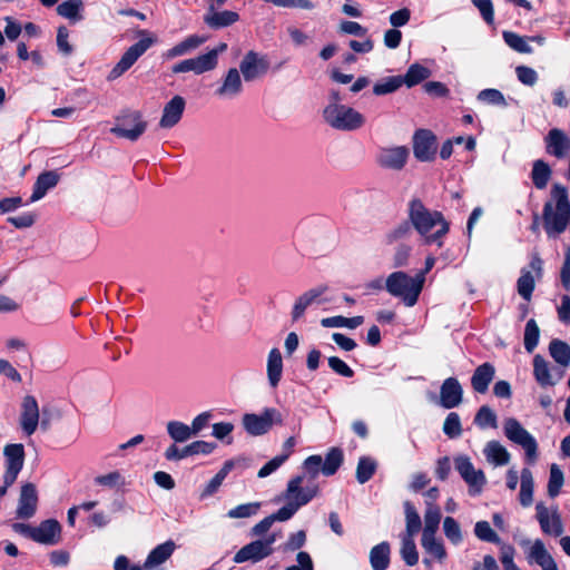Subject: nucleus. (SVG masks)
<instances>
[{
  "instance_id": "obj_1",
  "label": "nucleus",
  "mask_w": 570,
  "mask_h": 570,
  "mask_svg": "<svg viewBox=\"0 0 570 570\" xmlns=\"http://www.w3.org/2000/svg\"><path fill=\"white\" fill-rule=\"evenodd\" d=\"M305 475H297L288 481L287 488L282 495L287 503L277 512L264 518L255 524L252 528L253 535L259 537L265 534L276 521L284 522L289 520L301 507L307 504L317 495L318 487L316 484L305 488L302 487Z\"/></svg>"
},
{
  "instance_id": "obj_2",
  "label": "nucleus",
  "mask_w": 570,
  "mask_h": 570,
  "mask_svg": "<svg viewBox=\"0 0 570 570\" xmlns=\"http://www.w3.org/2000/svg\"><path fill=\"white\" fill-rule=\"evenodd\" d=\"M407 217L424 244L442 246V238L449 233L450 226L441 212L428 208L420 198H413L409 203Z\"/></svg>"
},
{
  "instance_id": "obj_3",
  "label": "nucleus",
  "mask_w": 570,
  "mask_h": 570,
  "mask_svg": "<svg viewBox=\"0 0 570 570\" xmlns=\"http://www.w3.org/2000/svg\"><path fill=\"white\" fill-rule=\"evenodd\" d=\"M551 197L556 202H547L543 206L542 219L546 233L549 237L556 238L562 234L570 220V200L566 187L554 184L551 189Z\"/></svg>"
},
{
  "instance_id": "obj_4",
  "label": "nucleus",
  "mask_w": 570,
  "mask_h": 570,
  "mask_svg": "<svg viewBox=\"0 0 570 570\" xmlns=\"http://www.w3.org/2000/svg\"><path fill=\"white\" fill-rule=\"evenodd\" d=\"M424 286L422 274L410 276L405 272H393L385 281L386 291L395 297L402 298L409 307L414 306Z\"/></svg>"
},
{
  "instance_id": "obj_5",
  "label": "nucleus",
  "mask_w": 570,
  "mask_h": 570,
  "mask_svg": "<svg viewBox=\"0 0 570 570\" xmlns=\"http://www.w3.org/2000/svg\"><path fill=\"white\" fill-rule=\"evenodd\" d=\"M323 117L327 125L342 131H354L365 124L361 112L342 104H328L323 111Z\"/></svg>"
},
{
  "instance_id": "obj_6",
  "label": "nucleus",
  "mask_w": 570,
  "mask_h": 570,
  "mask_svg": "<svg viewBox=\"0 0 570 570\" xmlns=\"http://www.w3.org/2000/svg\"><path fill=\"white\" fill-rule=\"evenodd\" d=\"M147 121L138 110H126L115 119V126L110 132L119 138L136 141L146 131Z\"/></svg>"
},
{
  "instance_id": "obj_7",
  "label": "nucleus",
  "mask_w": 570,
  "mask_h": 570,
  "mask_svg": "<svg viewBox=\"0 0 570 570\" xmlns=\"http://www.w3.org/2000/svg\"><path fill=\"white\" fill-rule=\"evenodd\" d=\"M503 432L509 441L524 450L529 463H533L537 460L538 443L517 419H505L503 422Z\"/></svg>"
},
{
  "instance_id": "obj_8",
  "label": "nucleus",
  "mask_w": 570,
  "mask_h": 570,
  "mask_svg": "<svg viewBox=\"0 0 570 570\" xmlns=\"http://www.w3.org/2000/svg\"><path fill=\"white\" fill-rule=\"evenodd\" d=\"M139 35L146 37L126 50L118 63L109 72V80H115L124 75L156 41L146 30L139 31Z\"/></svg>"
},
{
  "instance_id": "obj_9",
  "label": "nucleus",
  "mask_w": 570,
  "mask_h": 570,
  "mask_svg": "<svg viewBox=\"0 0 570 570\" xmlns=\"http://www.w3.org/2000/svg\"><path fill=\"white\" fill-rule=\"evenodd\" d=\"M242 423L248 434L258 436L266 434L274 424H282L283 417L278 410L266 407L261 414H244Z\"/></svg>"
},
{
  "instance_id": "obj_10",
  "label": "nucleus",
  "mask_w": 570,
  "mask_h": 570,
  "mask_svg": "<svg viewBox=\"0 0 570 570\" xmlns=\"http://www.w3.org/2000/svg\"><path fill=\"white\" fill-rule=\"evenodd\" d=\"M4 473L2 475L3 483L12 485L24 464V448L21 443L7 444L3 449Z\"/></svg>"
},
{
  "instance_id": "obj_11",
  "label": "nucleus",
  "mask_w": 570,
  "mask_h": 570,
  "mask_svg": "<svg viewBox=\"0 0 570 570\" xmlns=\"http://www.w3.org/2000/svg\"><path fill=\"white\" fill-rule=\"evenodd\" d=\"M277 534L273 533L265 540H256L239 549L234 556V562L242 563L246 561L257 562L273 553V544Z\"/></svg>"
},
{
  "instance_id": "obj_12",
  "label": "nucleus",
  "mask_w": 570,
  "mask_h": 570,
  "mask_svg": "<svg viewBox=\"0 0 570 570\" xmlns=\"http://www.w3.org/2000/svg\"><path fill=\"white\" fill-rule=\"evenodd\" d=\"M328 291L327 285H318L313 288L307 289L303 294H301L292 308L291 316L293 322H297L301 320L305 311L312 306L313 304H326L330 299L324 297V294Z\"/></svg>"
},
{
  "instance_id": "obj_13",
  "label": "nucleus",
  "mask_w": 570,
  "mask_h": 570,
  "mask_svg": "<svg viewBox=\"0 0 570 570\" xmlns=\"http://www.w3.org/2000/svg\"><path fill=\"white\" fill-rule=\"evenodd\" d=\"M455 470L470 487V493H480L487 482L482 470H476L466 455L454 459Z\"/></svg>"
},
{
  "instance_id": "obj_14",
  "label": "nucleus",
  "mask_w": 570,
  "mask_h": 570,
  "mask_svg": "<svg viewBox=\"0 0 570 570\" xmlns=\"http://www.w3.org/2000/svg\"><path fill=\"white\" fill-rule=\"evenodd\" d=\"M436 137L428 129H419L413 136V154L420 161H431L436 154Z\"/></svg>"
},
{
  "instance_id": "obj_15",
  "label": "nucleus",
  "mask_w": 570,
  "mask_h": 570,
  "mask_svg": "<svg viewBox=\"0 0 570 570\" xmlns=\"http://www.w3.org/2000/svg\"><path fill=\"white\" fill-rule=\"evenodd\" d=\"M269 68V62L265 56L255 51H248L239 65V70L245 81H253L263 77Z\"/></svg>"
},
{
  "instance_id": "obj_16",
  "label": "nucleus",
  "mask_w": 570,
  "mask_h": 570,
  "mask_svg": "<svg viewBox=\"0 0 570 570\" xmlns=\"http://www.w3.org/2000/svg\"><path fill=\"white\" fill-rule=\"evenodd\" d=\"M564 375V370L551 368L543 356L533 357V376L541 387L554 386Z\"/></svg>"
},
{
  "instance_id": "obj_17",
  "label": "nucleus",
  "mask_w": 570,
  "mask_h": 570,
  "mask_svg": "<svg viewBox=\"0 0 570 570\" xmlns=\"http://www.w3.org/2000/svg\"><path fill=\"white\" fill-rule=\"evenodd\" d=\"M40 420L39 405L35 396L26 395L21 403L20 428L27 436H31Z\"/></svg>"
},
{
  "instance_id": "obj_18",
  "label": "nucleus",
  "mask_w": 570,
  "mask_h": 570,
  "mask_svg": "<svg viewBox=\"0 0 570 570\" xmlns=\"http://www.w3.org/2000/svg\"><path fill=\"white\" fill-rule=\"evenodd\" d=\"M410 150L405 146L382 148L376 157L380 167L401 170L405 166Z\"/></svg>"
},
{
  "instance_id": "obj_19",
  "label": "nucleus",
  "mask_w": 570,
  "mask_h": 570,
  "mask_svg": "<svg viewBox=\"0 0 570 570\" xmlns=\"http://www.w3.org/2000/svg\"><path fill=\"white\" fill-rule=\"evenodd\" d=\"M522 546H529L527 550V560L529 563H535L540 566L542 570H558L554 559L540 539H537L532 543L530 540H524L522 541Z\"/></svg>"
},
{
  "instance_id": "obj_20",
  "label": "nucleus",
  "mask_w": 570,
  "mask_h": 570,
  "mask_svg": "<svg viewBox=\"0 0 570 570\" xmlns=\"http://www.w3.org/2000/svg\"><path fill=\"white\" fill-rule=\"evenodd\" d=\"M38 505V492L33 483H26L21 487L18 500L17 517L30 519L35 515Z\"/></svg>"
},
{
  "instance_id": "obj_21",
  "label": "nucleus",
  "mask_w": 570,
  "mask_h": 570,
  "mask_svg": "<svg viewBox=\"0 0 570 570\" xmlns=\"http://www.w3.org/2000/svg\"><path fill=\"white\" fill-rule=\"evenodd\" d=\"M215 68L216 67H215L214 55H207V52H206L198 57L179 61L178 63L173 66L171 70L174 73L193 71L196 75H200V73L214 70Z\"/></svg>"
},
{
  "instance_id": "obj_22",
  "label": "nucleus",
  "mask_w": 570,
  "mask_h": 570,
  "mask_svg": "<svg viewBox=\"0 0 570 570\" xmlns=\"http://www.w3.org/2000/svg\"><path fill=\"white\" fill-rule=\"evenodd\" d=\"M463 389L455 377H448L440 389V404L444 409H453L462 403Z\"/></svg>"
},
{
  "instance_id": "obj_23",
  "label": "nucleus",
  "mask_w": 570,
  "mask_h": 570,
  "mask_svg": "<svg viewBox=\"0 0 570 570\" xmlns=\"http://www.w3.org/2000/svg\"><path fill=\"white\" fill-rule=\"evenodd\" d=\"M185 99L181 96L173 97L163 109V115L159 120V127L163 129H169L176 126L185 110Z\"/></svg>"
},
{
  "instance_id": "obj_24",
  "label": "nucleus",
  "mask_w": 570,
  "mask_h": 570,
  "mask_svg": "<svg viewBox=\"0 0 570 570\" xmlns=\"http://www.w3.org/2000/svg\"><path fill=\"white\" fill-rule=\"evenodd\" d=\"M537 519L540 523L541 530L554 537H559L563 533V525L560 515L557 512L549 513L547 507L543 503H538L535 507Z\"/></svg>"
},
{
  "instance_id": "obj_25",
  "label": "nucleus",
  "mask_w": 570,
  "mask_h": 570,
  "mask_svg": "<svg viewBox=\"0 0 570 570\" xmlns=\"http://www.w3.org/2000/svg\"><path fill=\"white\" fill-rule=\"evenodd\" d=\"M61 527L53 519L41 522L35 527L33 541L42 544L53 546L60 541Z\"/></svg>"
},
{
  "instance_id": "obj_26",
  "label": "nucleus",
  "mask_w": 570,
  "mask_h": 570,
  "mask_svg": "<svg viewBox=\"0 0 570 570\" xmlns=\"http://www.w3.org/2000/svg\"><path fill=\"white\" fill-rule=\"evenodd\" d=\"M240 73V70L230 68L227 71L222 86L216 90V95L222 98H235L240 95L243 90Z\"/></svg>"
},
{
  "instance_id": "obj_27",
  "label": "nucleus",
  "mask_w": 570,
  "mask_h": 570,
  "mask_svg": "<svg viewBox=\"0 0 570 570\" xmlns=\"http://www.w3.org/2000/svg\"><path fill=\"white\" fill-rule=\"evenodd\" d=\"M494 376V366L491 363L485 362L474 370V373L471 377V386L476 393L484 394L487 393L489 385L493 381Z\"/></svg>"
},
{
  "instance_id": "obj_28",
  "label": "nucleus",
  "mask_w": 570,
  "mask_h": 570,
  "mask_svg": "<svg viewBox=\"0 0 570 570\" xmlns=\"http://www.w3.org/2000/svg\"><path fill=\"white\" fill-rule=\"evenodd\" d=\"M207 40L206 37H202L198 35H190L187 38H185L183 41L178 42L170 49H168L164 57L166 59H174L176 57L185 56L190 53L191 51L199 48L205 41Z\"/></svg>"
},
{
  "instance_id": "obj_29",
  "label": "nucleus",
  "mask_w": 570,
  "mask_h": 570,
  "mask_svg": "<svg viewBox=\"0 0 570 570\" xmlns=\"http://www.w3.org/2000/svg\"><path fill=\"white\" fill-rule=\"evenodd\" d=\"M58 181L59 175L56 171L49 170L41 173L33 185V191L30 197V202L35 203L45 197L47 191L53 188Z\"/></svg>"
},
{
  "instance_id": "obj_30",
  "label": "nucleus",
  "mask_w": 570,
  "mask_h": 570,
  "mask_svg": "<svg viewBox=\"0 0 570 570\" xmlns=\"http://www.w3.org/2000/svg\"><path fill=\"white\" fill-rule=\"evenodd\" d=\"M175 548V542L171 540L157 546L149 552L147 559L145 560L144 568L151 569L164 563L174 553Z\"/></svg>"
},
{
  "instance_id": "obj_31",
  "label": "nucleus",
  "mask_w": 570,
  "mask_h": 570,
  "mask_svg": "<svg viewBox=\"0 0 570 570\" xmlns=\"http://www.w3.org/2000/svg\"><path fill=\"white\" fill-rule=\"evenodd\" d=\"M484 456L489 463L505 465L510 462L511 455L499 441H489L483 449Z\"/></svg>"
},
{
  "instance_id": "obj_32",
  "label": "nucleus",
  "mask_w": 570,
  "mask_h": 570,
  "mask_svg": "<svg viewBox=\"0 0 570 570\" xmlns=\"http://www.w3.org/2000/svg\"><path fill=\"white\" fill-rule=\"evenodd\" d=\"M547 151L557 158H562L568 148V138L560 129H551L546 137Z\"/></svg>"
},
{
  "instance_id": "obj_33",
  "label": "nucleus",
  "mask_w": 570,
  "mask_h": 570,
  "mask_svg": "<svg viewBox=\"0 0 570 570\" xmlns=\"http://www.w3.org/2000/svg\"><path fill=\"white\" fill-rule=\"evenodd\" d=\"M267 379L272 387H276L282 379L283 358L278 348L274 347L269 351L267 357Z\"/></svg>"
},
{
  "instance_id": "obj_34",
  "label": "nucleus",
  "mask_w": 570,
  "mask_h": 570,
  "mask_svg": "<svg viewBox=\"0 0 570 570\" xmlns=\"http://www.w3.org/2000/svg\"><path fill=\"white\" fill-rule=\"evenodd\" d=\"M391 547L383 541L374 546L370 551V563L373 570H386L390 564Z\"/></svg>"
},
{
  "instance_id": "obj_35",
  "label": "nucleus",
  "mask_w": 570,
  "mask_h": 570,
  "mask_svg": "<svg viewBox=\"0 0 570 570\" xmlns=\"http://www.w3.org/2000/svg\"><path fill=\"white\" fill-rule=\"evenodd\" d=\"M239 19L237 12L234 11H213V7L210 8V12L205 16L204 21L213 29H219L224 27H228L236 22Z\"/></svg>"
},
{
  "instance_id": "obj_36",
  "label": "nucleus",
  "mask_w": 570,
  "mask_h": 570,
  "mask_svg": "<svg viewBox=\"0 0 570 570\" xmlns=\"http://www.w3.org/2000/svg\"><path fill=\"white\" fill-rule=\"evenodd\" d=\"M533 475L532 472L524 468L520 475V493L519 501L522 507H530L533 502Z\"/></svg>"
},
{
  "instance_id": "obj_37",
  "label": "nucleus",
  "mask_w": 570,
  "mask_h": 570,
  "mask_svg": "<svg viewBox=\"0 0 570 570\" xmlns=\"http://www.w3.org/2000/svg\"><path fill=\"white\" fill-rule=\"evenodd\" d=\"M551 357L562 367L570 365V345L561 340L554 338L549 344Z\"/></svg>"
},
{
  "instance_id": "obj_38",
  "label": "nucleus",
  "mask_w": 570,
  "mask_h": 570,
  "mask_svg": "<svg viewBox=\"0 0 570 570\" xmlns=\"http://www.w3.org/2000/svg\"><path fill=\"white\" fill-rule=\"evenodd\" d=\"M551 175L552 170L546 161L538 159L533 163L531 178L535 188L544 189L551 178Z\"/></svg>"
},
{
  "instance_id": "obj_39",
  "label": "nucleus",
  "mask_w": 570,
  "mask_h": 570,
  "mask_svg": "<svg viewBox=\"0 0 570 570\" xmlns=\"http://www.w3.org/2000/svg\"><path fill=\"white\" fill-rule=\"evenodd\" d=\"M364 322L363 316H354V317H345V316H332V317H325L321 320V325L325 328H338V327H346L350 330H354L362 325Z\"/></svg>"
},
{
  "instance_id": "obj_40",
  "label": "nucleus",
  "mask_w": 570,
  "mask_h": 570,
  "mask_svg": "<svg viewBox=\"0 0 570 570\" xmlns=\"http://www.w3.org/2000/svg\"><path fill=\"white\" fill-rule=\"evenodd\" d=\"M436 532H423L422 547L424 550L434 556L440 561L446 557L443 543L435 538Z\"/></svg>"
},
{
  "instance_id": "obj_41",
  "label": "nucleus",
  "mask_w": 570,
  "mask_h": 570,
  "mask_svg": "<svg viewBox=\"0 0 570 570\" xmlns=\"http://www.w3.org/2000/svg\"><path fill=\"white\" fill-rule=\"evenodd\" d=\"M377 462L371 456L360 458L356 466V480L358 483H366L375 473Z\"/></svg>"
},
{
  "instance_id": "obj_42",
  "label": "nucleus",
  "mask_w": 570,
  "mask_h": 570,
  "mask_svg": "<svg viewBox=\"0 0 570 570\" xmlns=\"http://www.w3.org/2000/svg\"><path fill=\"white\" fill-rule=\"evenodd\" d=\"M431 72L426 67H423L419 63L411 65L404 76H402V81L409 88L420 83L421 81L428 79Z\"/></svg>"
},
{
  "instance_id": "obj_43",
  "label": "nucleus",
  "mask_w": 570,
  "mask_h": 570,
  "mask_svg": "<svg viewBox=\"0 0 570 570\" xmlns=\"http://www.w3.org/2000/svg\"><path fill=\"white\" fill-rule=\"evenodd\" d=\"M166 428L168 435L175 442L184 443L193 438L189 425L180 421H169Z\"/></svg>"
},
{
  "instance_id": "obj_44",
  "label": "nucleus",
  "mask_w": 570,
  "mask_h": 570,
  "mask_svg": "<svg viewBox=\"0 0 570 570\" xmlns=\"http://www.w3.org/2000/svg\"><path fill=\"white\" fill-rule=\"evenodd\" d=\"M343 463V452L338 448H333L328 451L325 456L324 462L322 463V473L324 475H333L341 464Z\"/></svg>"
},
{
  "instance_id": "obj_45",
  "label": "nucleus",
  "mask_w": 570,
  "mask_h": 570,
  "mask_svg": "<svg viewBox=\"0 0 570 570\" xmlns=\"http://www.w3.org/2000/svg\"><path fill=\"white\" fill-rule=\"evenodd\" d=\"M404 511L406 520V533L404 535H410L411 538H414V535L421 529V518L410 501H406L404 503Z\"/></svg>"
},
{
  "instance_id": "obj_46",
  "label": "nucleus",
  "mask_w": 570,
  "mask_h": 570,
  "mask_svg": "<svg viewBox=\"0 0 570 570\" xmlns=\"http://www.w3.org/2000/svg\"><path fill=\"white\" fill-rule=\"evenodd\" d=\"M505 43L517 52L531 53L532 48L529 45L528 37H521L512 31H503L502 33Z\"/></svg>"
},
{
  "instance_id": "obj_47",
  "label": "nucleus",
  "mask_w": 570,
  "mask_h": 570,
  "mask_svg": "<svg viewBox=\"0 0 570 570\" xmlns=\"http://www.w3.org/2000/svg\"><path fill=\"white\" fill-rule=\"evenodd\" d=\"M401 557L407 566H415L419 561V552L414 542V538L402 535V544L400 550Z\"/></svg>"
},
{
  "instance_id": "obj_48",
  "label": "nucleus",
  "mask_w": 570,
  "mask_h": 570,
  "mask_svg": "<svg viewBox=\"0 0 570 570\" xmlns=\"http://www.w3.org/2000/svg\"><path fill=\"white\" fill-rule=\"evenodd\" d=\"M81 8L82 0H66L57 7V12L63 18L77 21L81 19L79 14Z\"/></svg>"
},
{
  "instance_id": "obj_49",
  "label": "nucleus",
  "mask_w": 570,
  "mask_h": 570,
  "mask_svg": "<svg viewBox=\"0 0 570 570\" xmlns=\"http://www.w3.org/2000/svg\"><path fill=\"white\" fill-rule=\"evenodd\" d=\"M534 276L531 271L522 269L521 276L518 279L517 287L519 295L529 301L534 289Z\"/></svg>"
},
{
  "instance_id": "obj_50",
  "label": "nucleus",
  "mask_w": 570,
  "mask_h": 570,
  "mask_svg": "<svg viewBox=\"0 0 570 570\" xmlns=\"http://www.w3.org/2000/svg\"><path fill=\"white\" fill-rule=\"evenodd\" d=\"M426 511L424 514V529L423 532H436L441 521L440 508L435 504L426 502Z\"/></svg>"
},
{
  "instance_id": "obj_51",
  "label": "nucleus",
  "mask_w": 570,
  "mask_h": 570,
  "mask_svg": "<svg viewBox=\"0 0 570 570\" xmlns=\"http://www.w3.org/2000/svg\"><path fill=\"white\" fill-rule=\"evenodd\" d=\"M474 423L481 429L488 426L495 429L498 426L497 414L490 406L482 405L474 416Z\"/></svg>"
},
{
  "instance_id": "obj_52",
  "label": "nucleus",
  "mask_w": 570,
  "mask_h": 570,
  "mask_svg": "<svg viewBox=\"0 0 570 570\" xmlns=\"http://www.w3.org/2000/svg\"><path fill=\"white\" fill-rule=\"evenodd\" d=\"M402 85V76L387 77L374 85L373 92L376 96L392 94L396 91Z\"/></svg>"
},
{
  "instance_id": "obj_53",
  "label": "nucleus",
  "mask_w": 570,
  "mask_h": 570,
  "mask_svg": "<svg viewBox=\"0 0 570 570\" xmlns=\"http://www.w3.org/2000/svg\"><path fill=\"white\" fill-rule=\"evenodd\" d=\"M540 330L537 322L531 318L527 322L524 328V348L528 353H532L538 345Z\"/></svg>"
},
{
  "instance_id": "obj_54",
  "label": "nucleus",
  "mask_w": 570,
  "mask_h": 570,
  "mask_svg": "<svg viewBox=\"0 0 570 570\" xmlns=\"http://www.w3.org/2000/svg\"><path fill=\"white\" fill-rule=\"evenodd\" d=\"M563 484V472L558 464L553 463L550 466V476L548 482V494L551 498L557 497L560 493Z\"/></svg>"
},
{
  "instance_id": "obj_55",
  "label": "nucleus",
  "mask_w": 570,
  "mask_h": 570,
  "mask_svg": "<svg viewBox=\"0 0 570 570\" xmlns=\"http://www.w3.org/2000/svg\"><path fill=\"white\" fill-rule=\"evenodd\" d=\"M443 432L450 439L459 438L462 434L461 420L458 413L451 412L444 420Z\"/></svg>"
},
{
  "instance_id": "obj_56",
  "label": "nucleus",
  "mask_w": 570,
  "mask_h": 570,
  "mask_svg": "<svg viewBox=\"0 0 570 570\" xmlns=\"http://www.w3.org/2000/svg\"><path fill=\"white\" fill-rule=\"evenodd\" d=\"M413 226L410 222H402L393 229L386 233L385 240L387 244H393L402 239H406L412 234Z\"/></svg>"
},
{
  "instance_id": "obj_57",
  "label": "nucleus",
  "mask_w": 570,
  "mask_h": 570,
  "mask_svg": "<svg viewBox=\"0 0 570 570\" xmlns=\"http://www.w3.org/2000/svg\"><path fill=\"white\" fill-rule=\"evenodd\" d=\"M475 535L485 542L499 543V535L492 530L488 521H478L474 527Z\"/></svg>"
},
{
  "instance_id": "obj_58",
  "label": "nucleus",
  "mask_w": 570,
  "mask_h": 570,
  "mask_svg": "<svg viewBox=\"0 0 570 570\" xmlns=\"http://www.w3.org/2000/svg\"><path fill=\"white\" fill-rule=\"evenodd\" d=\"M259 507H261V503H258V502L239 504L236 508L230 509L227 512V517L230 519L249 518L252 515H255L258 512Z\"/></svg>"
},
{
  "instance_id": "obj_59",
  "label": "nucleus",
  "mask_w": 570,
  "mask_h": 570,
  "mask_svg": "<svg viewBox=\"0 0 570 570\" xmlns=\"http://www.w3.org/2000/svg\"><path fill=\"white\" fill-rule=\"evenodd\" d=\"M443 531L445 537L454 544L462 541L460 524L452 518L446 517L443 521Z\"/></svg>"
},
{
  "instance_id": "obj_60",
  "label": "nucleus",
  "mask_w": 570,
  "mask_h": 570,
  "mask_svg": "<svg viewBox=\"0 0 570 570\" xmlns=\"http://www.w3.org/2000/svg\"><path fill=\"white\" fill-rule=\"evenodd\" d=\"M478 99L482 102L494 106L505 107L508 105L503 94L498 89L481 90L478 95Z\"/></svg>"
},
{
  "instance_id": "obj_61",
  "label": "nucleus",
  "mask_w": 570,
  "mask_h": 570,
  "mask_svg": "<svg viewBox=\"0 0 570 570\" xmlns=\"http://www.w3.org/2000/svg\"><path fill=\"white\" fill-rule=\"evenodd\" d=\"M411 253L412 246L407 244L397 245L393 254V267L400 268L407 266Z\"/></svg>"
},
{
  "instance_id": "obj_62",
  "label": "nucleus",
  "mask_w": 570,
  "mask_h": 570,
  "mask_svg": "<svg viewBox=\"0 0 570 570\" xmlns=\"http://www.w3.org/2000/svg\"><path fill=\"white\" fill-rule=\"evenodd\" d=\"M518 80L525 86H534L538 81V73L534 69L527 66L515 68Z\"/></svg>"
},
{
  "instance_id": "obj_63",
  "label": "nucleus",
  "mask_w": 570,
  "mask_h": 570,
  "mask_svg": "<svg viewBox=\"0 0 570 570\" xmlns=\"http://www.w3.org/2000/svg\"><path fill=\"white\" fill-rule=\"evenodd\" d=\"M471 2L478 8L483 20L488 24H492L494 21V9L491 0H471Z\"/></svg>"
},
{
  "instance_id": "obj_64",
  "label": "nucleus",
  "mask_w": 570,
  "mask_h": 570,
  "mask_svg": "<svg viewBox=\"0 0 570 570\" xmlns=\"http://www.w3.org/2000/svg\"><path fill=\"white\" fill-rule=\"evenodd\" d=\"M328 366L332 371L343 377H352L354 375V371L337 356L328 357Z\"/></svg>"
}]
</instances>
